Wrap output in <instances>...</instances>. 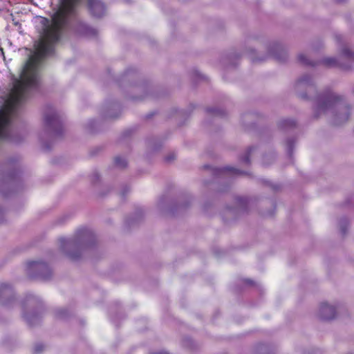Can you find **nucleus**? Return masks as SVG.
<instances>
[{
    "label": "nucleus",
    "instance_id": "nucleus-1",
    "mask_svg": "<svg viewBox=\"0 0 354 354\" xmlns=\"http://www.w3.org/2000/svg\"><path fill=\"white\" fill-rule=\"evenodd\" d=\"M297 94L304 100H313V117L318 119L322 116L335 126L346 123L351 114V106L344 95L327 88L314 96L316 89L312 78L308 75L301 77L295 84Z\"/></svg>",
    "mask_w": 354,
    "mask_h": 354
},
{
    "label": "nucleus",
    "instance_id": "nucleus-2",
    "mask_svg": "<svg viewBox=\"0 0 354 354\" xmlns=\"http://www.w3.org/2000/svg\"><path fill=\"white\" fill-rule=\"evenodd\" d=\"M59 248L72 261L79 260L83 252L94 243V236L92 232L82 229L77 232L75 236L66 240L60 239Z\"/></svg>",
    "mask_w": 354,
    "mask_h": 354
},
{
    "label": "nucleus",
    "instance_id": "nucleus-3",
    "mask_svg": "<svg viewBox=\"0 0 354 354\" xmlns=\"http://www.w3.org/2000/svg\"><path fill=\"white\" fill-rule=\"evenodd\" d=\"M41 302L35 297H28L23 304L24 317L30 325L39 322L41 314Z\"/></svg>",
    "mask_w": 354,
    "mask_h": 354
},
{
    "label": "nucleus",
    "instance_id": "nucleus-4",
    "mask_svg": "<svg viewBox=\"0 0 354 354\" xmlns=\"http://www.w3.org/2000/svg\"><path fill=\"white\" fill-rule=\"evenodd\" d=\"M44 133L48 136H59L62 133V122L58 116L57 113L50 109L44 115Z\"/></svg>",
    "mask_w": 354,
    "mask_h": 354
},
{
    "label": "nucleus",
    "instance_id": "nucleus-5",
    "mask_svg": "<svg viewBox=\"0 0 354 354\" xmlns=\"http://www.w3.org/2000/svg\"><path fill=\"white\" fill-rule=\"evenodd\" d=\"M27 272L30 277L41 280H47L52 275V272L48 266L41 261L29 263Z\"/></svg>",
    "mask_w": 354,
    "mask_h": 354
},
{
    "label": "nucleus",
    "instance_id": "nucleus-6",
    "mask_svg": "<svg viewBox=\"0 0 354 354\" xmlns=\"http://www.w3.org/2000/svg\"><path fill=\"white\" fill-rule=\"evenodd\" d=\"M15 301V291L12 286L7 283H0V304L10 307Z\"/></svg>",
    "mask_w": 354,
    "mask_h": 354
},
{
    "label": "nucleus",
    "instance_id": "nucleus-7",
    "mask_svg": "<svg viewBox=\"0 0 354 354\" xmlns=\"http://www.w3.org/2000/svg\"><path fill=\"white\" fill-rule=\"evenodd\" d=\"M17 181V175L15 172L3 174L0 178V192L7 195L6 190L12 188Z\"/></svg>",
    "mask_w": 354,
    "mask_h": 354
},
{
    "label": "nucleus",
    "instance_id": "nucleus-8",
    "mask_svg": "<svg viewBox=\"0 0 354 354\" xmlns=\"http://www.w3.org/2000/svg\"><path fill=\"white\" fill-rule=\"evenodd\" d=\"M268 53L279 62H284L287 59V53L285 48L279 43L273 42L268 47Z\"/></svg>",
    "mask_w": 354,
    "mask_h": 354
},
{
    "label": "nucleus",
    "instance_id": "nucleus-9",
    "mask_svg": "<svg viewBox=\"0 0 354 354\" xmlns=\"http://www.w3.org/2000/svg\"><path fill=\"white\" fill-rule=\"evenodd\" d=\"M319 315L323 320L333 319L335 317L336 309L327 303H322L320 306Z\"/></svg>",
    "mask_w": 354,
    "mask_h": 354
},
{
    "label": "nucleus",
    "instance_id": "nucleus-10",
    "mask_svg": "<svg viewBox=\"0 0 354 354\" xmlns=\"http://www.w3.org/2000/svg\"><path fill=\"white\" fill-rule=\"evenodd\" d=\"M88 7L94 17H101L104 14V6L100 0H89Z\"/></svg>",
    "mask_w": 354,
    "mask_h": 354
},
{
    "label": "nucleus",
    "instance_id": "nucleus-11",
    "mask_svg": "<svg viewBox=\"0 0 354 354\" xmlns=\"http://www.w3.org/2000/svg\"><path fill=\"white\" fill-rule=\"evenodd\" d=\"M237 207L236 209H227L225 212L226 217L234 216L236 212L245 210L248 201L245 198L239 197L236 198Z\"/></svg>",
    "mask_w": 354,
    "mask_h": 354
},
{
    "label": "nucleus",
    "instance_id": "nucleus-12",
    "mask_svg": "<svg viewBox=\"0 0 354 354\" xmlns=\"http://www.w3.org/2000/svg\"><path fill=\"white\" fill-rule=\"evenodd\" d=\"M322 63L327 66H340L342 68L348 69V66H344L339 60L334 57H327L322 60Z\"/></svg>",
    "mask_w": 354,
    "mask_h": 354
},
{
    "label": "nucleus",
    "instance_id": "nucleus-13",
    "mask_svg": "<svg viewBox=\"0 0 354 354\" xmlns=\"http://www.w3.org/2000/svg\"><path fill=\"white\" fill-rule=\"evenodd\" d=\"M341 57L349 61H354V51L348 46L345 45L341 49Z\"/></svg>",
    "mask_w": 354,
    "mask_h": 354
},
{
    "label": "nucleus",
    "instance_id": "nucleus-14",
    "mask_svg": "<svg viewBox=\"0 0 354 354\" xmlns=\"http://www.w3.org/2000/svg\"><path fill=\"white\" fill-rule=\"evenodd\" d=\"M296 127V122L293 120L285 119L282 120L279 123V127L282 130H288L293 129Z\"/></svg>",
    "mask_w": 354,
    "mask_h": 354
},
{
    "label": "nucleus",
    "instance_id": "nucleus-15",
    "mask_svg": "<svg viewBox=\"0 0 354 354\" xmlns=\"http://www.w3.org/2000/svg\"><path fill=\"white\" fill-rule=\"evenodd\" d=\"M298 60L301 64L306 65V66H315L317 64V63H315L313 61H310L306 57V56L303 53H301L298 55Z\"/></svg>",
    "mask_w": 354,
    "mask_h": 354
},
{
    "label": "nucleus",
    "instance_id": "nucleus-16",
    "mask_svg": "<svg viewBox=\"0 0 354 354\" xmlns=\"http://www.w3.org/2000/svg\"><path fill=\"white\" fill-rule=\"evenodd\" d=\"M79 0H59L58 6H76Z\"/></svg>",
    "mask_w": 354,
    "mask_h": 354
},
{
    "label": "nucleus",
    "instance_id": "nucleus-17",
    "mask_svg": "<svg viewBox=\"0 0 354 354\" xmlns=\"http://www.w3.org/2000/svg\"><path fill=\"white\" fill-rule=\"evenodd\" d=\"M218 170H219L220 171H230V172H232L234 174H243V171H240L239 169H235L234 167H223V168L220 169H216L214 171L216 172Z\"/></svg>",
    "mask_w": 354,
    "mask_h": 354
},
{
    "label": "nucleus",
    "instance_id": "nucleus-18",
    "mask_svg": "<svg viewBox=\"0 0 354 354\" xmlns=\"http://www.w3.org/2000/svg\"><path fill=\"white\" fill-rule=\"evenodd\" d=\"M115 164L120 168H124L127 166V162L124 158L121 157H116L115 158Z\"/></svg>",
    "mask_w": 354,
    "mask_h": 354
},
{
    "label": "nucleus",
    "instance_id": "nucleus-19",
    "mask_svg": "<svg viewBox=\"0 0 354 354\" xmlns=\"http://www.w3.org/2000/svg\"><path fill=\"white\" fill-rule=\"evenodd\" d=\"M207 111L211 113H213L214 115H219V116H223L225 115V111L221 109L209 108L207 109Z\"/></svg>",
    "mask_w": 354,
    "mask_h": 354
},
{
    "label": "nucleus",
    "instance_id": "nucleus-20",
    "mask_svg": "<svg viewBox=\"0 0 354 354\" xmlns=\"http://www.w3.org/2000/svg\"><path fill=\"white\" fill-rule=\"evenodd\" d=\"M254 150L253 147H250L248 151L245 153V155L243 158H241V161L245 162L247 165L250 164V160H249V156L252 153V151Z\"/></svg>",
    "mask_w": 354,
    "mask_h": 354
},
{
    "label": "nucleus",
    "instance_id": "nucleus-21",
    "mask_svg": "<svg viewBox=\"0 0 354 354\" xmlns=\"http://www.w3.org/2000/svg\"><path fill=\"white\" fill-rule=\"evenodd\" d=\"M347 224L348 221L346 218L342 219L339 222L340 230L343 235L346 234V226L347 225Z\"/></svg>",
    "mask_w": 354,
    "mask_h": 354
},
{
    "label": "nucleus",
    "instance_id": "nucleus-22",
    "mask_svg": "<svg viewBox=\"0 0 354 354\" xmlns=\"http://www.w3.org/2000/svg\"><path fill=\"white\" fill-rule=\"evenodd\" d=\"M176 158V154L174 153H170L165 158V160L167 163L171 162Z\"/></svg>",
    "mask_w": 354,
    "mask_h": 354
},
{
    "label": "nucleus",
    "instance_id": "nucleus-23",
    "mask_svg": "<svg viewBox=\"0 0 354 354\" xmlns=\"http://www.w3.org/2000/svg\"><path fill=\"white\" fill-rule=\"evenodd\" d=\"M44 351V346L42 344H37L35 346L34 348V353L35 354H39Z\"/></svg>",
    "mask_w": 354,
    "mask_h": 354
},
{
    "label": "nucleus",
    "instance_id": "nucleus-24",
    "mask_svg": "<svg viewBox=\"0 0 354 354\" xmlns=\"http://www.w3.org/2000/svg\"><path fill=\"white\" fill-rule=\"evenodd\" d=\"M85 33L86 35H95L97 34V31L95 29L92 28L91 27H85Z\"/></svg>",
    "mask_w": 354,
    "mask_h": 354
},
{
    "label": "nucleus",
    "instance_id": "nucleus-25",
    "mask_svg": "<svg viewBox=\"0 0 354 354\" xmlns=\"http://www.w3.org/2000/svg\"><path fill=\"white\" fill-rule=\"evenodd\" d=\"M293 143H294L293 139H288L287 140V147H288L289 154L292 153Z\"/></svg>",
    "mask_w": 354,
    "mask_h": 354
},
{
    "label": "nucleus",
    "instance_id": "nucleus-26",
    "mask_svg": "<svg viewBox=\"0 0 354 354\" xmlns=\"http://www.w3.org/2000/svg\"><path fill=\"white\" fill-rule=\"evenodd\" d=\"M67 311L65 309H60L57 311V316L60 318L66 317Z\"/></svg>",
    "mask_w": 354,
    "mask_h": 354
},
{
    "label": "nucleus",
    "instance_id": "nucleus-27",
    "mask_svg": "<svg viewBox=\"0 0 354 354\" xmlns=\"http://www.w3.org/2000/svg\"><path fill=\"white\" fill-rule=\"evenodd\" d=\"M267 159H271V160H273L274 159V157L273 156H270V157L268 156H264L263 157V162L264 165H268L270 162H268L267 161Z\"/></svg>",
    "mask_w": 354,
    "mask_h": 354
},
{
    "label": "nucleus",
    "instance_id": "nucleus-28",
    "mask_svg": "<svg viewBox=\"0 0 354 354\" xmlns=\"http://www.w3.org/2000/svg\"><path fill=\"white\" fill-rule=\"evenodd\" d=\"M151 354H169V353H167L166 351H160V352L152 353Z\"/></svg>",
    "mask_w": 354,
    "mask_h": 354
},
{
    "label": "nucleus",
    "instance_id": "nucleus-29",
    "mask_svg": "<svg viewBox=\"0 0 354 354\" xmlns=\"http://www.w3.org/2000/svg\"><path fill=\"white\" fill-rule=\"evenodd\" d=\"M335 39L337 41H340L342 39V37L341 35H336Z\"/></svg>",
    "mask_w": 354,
    "mask_h": 354
},
{
    "label": "nucleus",
    "instance_id": "nucleus-30",
    "mask_svg": "<svg viewBox=\"0 0 354 354\" xmlns=\"http://www.w3.org/2000/svg\"><path fill=\"white\" fill-rule=\"evenodd\" d=\"M94 177L95 178L96 180L99 179V175L97 174H95Z\"/></svg>",
    "mask_w": 354,
    "mask_h": 354
},
{
    "label": "nucleus",
    "instance_id": "nucleus-31",
    "mask_svg": "<svg viewBox=\"0 0 354 354\" xmlns=\"http://www.w3.org/2000/svg\"><path fill=\"white\" fill-rule=\"evenodd\" d=\"M247 283L248 284H252V281L251 280H247Z\"/></svg>",
    "mask_w": 354,
    "mask_h": 354
},
{
    "label": "nucleus",
    "instance_id": "nucleus-32",
    "mask_svg": "<svg viewBox=\"0 0 354 354\" xmlns=\"http://www.w3.org/2000/svg\"><path fill=\"white\" fill-rule=\"evenodd\" d=\"M338 2H342L344 0H337Z\"/></svg>",
    "mask_w": 354,
    "mask_h": 354
},
{
    "label": "nucleus",
    "instance_id": "nucleus-33",
    "mask_svg": "<svg viewBox=\"0 0 354 354\" xmlns=\"http://www.w3.org/2000/svg\"><path fill=\"white\" fill-rule=\"evenodd\" d=\"M204 167L205 168H207V167H209V166L208 165H205Z\"/></svg>",
    "mask_w": 354,
    "mask_h": 354
},
{
    "label": "nucleus",
    "instance_id": "nucleus-34",
    "mask_svg": "<svg viewBox=\"0 0 354 354\" xmlns=\"http://www.w3.org/2000/svg\"><path fill=\"white\" fill-rule=\"evenodd\" d=\"M1 212V209H0V213Z\"/></svg>",
    "mask_w": 354,
    "mask_h": 354
}]
</instances>
